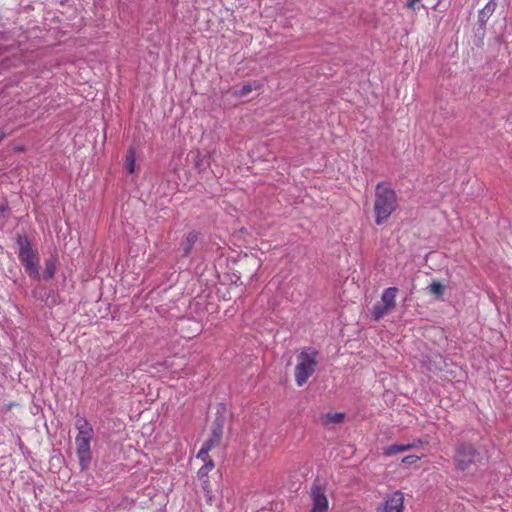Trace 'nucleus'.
Listing matches in <instances>:
<instances>
[{
  "label": "nucleus",
  "instance_id": "aec40b11",
  "mask_svg": "<svg viewBox=\"0 0 512 512\" xmlns=\"http://www.w3.org/2000/svg\"><path fill=\"white\" fill-rule=\"evenodd\" d=\"M424 444H425V442L423 440L417 439L416 441H414L412 443L403 444V451L406 452V451L412 450L413 448H416L418 446H422Z\"/></svg>",
  "mask_w": 512,
  "mask_h": 512
},
{
  "label": "nucleus",
  "instance_id": "9d476101",
  "mask_svg": "<svg viewBox=\"0 0 512 512\" xmlns=\"http://www.w3.org/2000/svg\"><path fill=\"white\" fill-rule=\"evenodd\" d=\"M320 419L324 427H330L331 425L342 424L345 420V414L342 412L327 413L322 415Z\"/></svg>",
  "mask_w": 512,
  "mask_h": 512
},
{
  "label": "nucleus",
  "instance_id": "7ed1b4c3",
  "mask_svg": "<svg viewBox=\"0 0 512 512\" xmlns=\"http://www.w3.org/2000/svg\"><path fill=\"white\" fill-rule=\"evenodd\" d=\"M16 243L19 247V260L25 268L26 273L34 280L40 279L39 258L27 236L18 234Z\"/></svg>",
  "mask_w": 512,
  "mask_h": 512
},
{
  "label": "nucleus",
  "instance_id": "dca6fc26",
  "mask_svg": "<svg viewBox=\"0 0 512 512\" xmlns=\"http://www.w3.org/2000/svg\"><path fill=\"white\" fill-rule=\"evenodd\" d=\"M56 272V259H49L45 262L44 278L51 279Z\"/></svg>",
  "mask_w": 512,
  "mask_h": 512
},
{
  "label": "nucleus",
  "instance_id": "20e7f679",
  "mask_svg": "<svg viewBox=\"0 0 512 512\" xmlns=\"http://www.w3.org/2000/svg\"><path fill=\"white\" fill-rule=\"evenodd\" d=\"M480 461V453L472 444L462 443L457 446L454 456L457 470L463 473H470L478 466Z\"/></svg>",
  "mask_w": 512,
  "mask_h": 512
},
{
  "label": "nucleus",
  "instance_id": "393cba45",
  "mask_svg": "<svg viewBox=\"0 0 512 512\" xmlns=\"http://www.w3.org/2000/svg\"><path fill=\"white\" fill-rule=\"evenodd\" d=\"M5 137H6V133H5L3 130H1V129H0V142H1L2 140H4V139H5Z\"/></svg>",
  "mask_w": 512,
  "mask_h": 512
},
{
  "label": "nucleus",
  "instance_id": "a211bd4d",
  "mask_svg": "<svg viewBox=\"0 0 512 512\" xmlns=\"http://www.w3.org/2000/svg\"><path fill=\"white\" fill-rule=\"evenodd\" d=\"M429 291L432 294H435L436 296L440 297L444 293V286L439 281H434L430 284Z\"/></svg>",
  "mask_w": 512,
  "mask_h": 512
},
{
  "label": "nucleus",
  "instance_id": "39448f33",
  "mask_svg": "<svg viewBox=\"0 0 512 512\" xmlns=\"http://www.w3.org/2000/svg\"><path fill=\"white\" fill-rule=\"evenodd\" d=\"M326 492L325 483L318 479L313 482L309 492L312 502L310 512H327L329 510V500Z\"/></svg>",
  "mask_w": 512,
  "mask_h": 512
},
{
  "label": "nucleus",
  "instance_id": "f8f14e48",
  "mask_svg": "<svg viewBox=\"0 0 512 512\" xmlns=\"http://www.w3.org/2000/svg\"><path fill=\"white\" fill-rule=\"evenodd\" d=\"M263 87V84L259 81H254L253 83H248L244 85L241 89L235 90L233 92V96L237 98L245 97L253 90H259Z\"/></svg>",
  "mask_w": 512,
  "mask_h": 512
},
{
  "label": "nucleus",
  "instance_id": "6ab92c4d",
  "mask_svg": "<svg viewBox=\"0 0 512 512\" xmlns=\"http://www.w3.org/2000/svg\"><path fill=\"white\" fill-rule=\"evenodd\" d=\"M210 449L207 448L205 445H202L201 449L199 450L197 454V458L201 459L203 462L210 459L209 456Z\"/></svg>",
  "mask_w": 512,
  "mask_h": 512
},
{
  "label": "nucleus",
  "instance_id": "2eb2a0df",
  "mask_svg": "<svg viewBox=\"0 0 512 512\" xmlns=\"http://www.w3.org/2000/svg\"><path fill=\"white\" fill-rule=\"evenodd\" d=\"M125 166L129 174H133L135 172L136 160H135V152L133 149H130L126 155Z\"/></svg>",
  "mask_w": 512,
  "mask_h": 512
},
{
  "label": "nucleus",
  "instance_id": "f03ea898",
  "mask_svg": "<svg viewBox=\"0 0 512 512\" xmlns=\"http://www.w3.org/2000/svg\"><path fill=\"white\" fill-rule=\"evenodd\" d=\"M319 364V351L313 347L303 348L297 355L294 377L297 386H304L315 373Z\"/></svg>",
  "mask_w": 512,
  "mask_h": 512
},
{
  "label": "nucleus",
  "instance_id": "6e6552de",
  "mask_svg": "<svg viewBox=\"0 0 512 512\" xmlns=\"http://www.w3.org/2000/svg\"><path fill=\"white\" fill-rule=\"evenodd\" d=\"M404 498L402 491H395L385 498L384 502L376 508V512H403Z\"/></svg>",
  "mask_w": 512,
  "mask_h": 512
},
{
  "label": "nucleus",
  "instance_id": "bb28decb",
  "mask_svg": "<svg viewBox=\"0 0 512 512\" xmlns=\"http://www.w3.org/2000/svg\"><path fill=\"white\" fill-rule=\"evenodd\" d=\"M15 151L22 152V151H24V147L23 146H18V147L15 148Z\"/></svg>",
  "mask_w": 512,
  "mask_h": 512
},
{
  "label": "nucleus",
  "instance_id": "ddd939ff",
  "mask_svg": "<svg viewBox=\"0 0 512 512\" xmlns=\"http://www.w3.org/2000/svg\"><path fill=\"white\" fill-rule=\"evenodd\" d=\"M197 240H198L197 232L192 231V232L188 233V235L185 239V242L183 243V255L184 256H187L191 252V250H192L193 246L195 245V243L197 242Z\"/></svg>",
  "mask_w": 512,
  "mask_h": 512
},
{
  "label": "nucleus",
  "instance_id": "1a4fd4ad",
  "mask_svg": "<svg viewBox=\"0 0 512 512\" xmlns=\"http://www.w3.org/2000/svg\"><path fill=\"white\" fill-rule=\"evenodd\" d=\"M222 436H223V425L219 422H215L213 424V427L211 430V435H210L209 439H207L203 443V445H205L207 448H209L211 450L214 447H217L220 445V443L222 441Z\"/></svg>",
  "mask_w": 512,
  "mask_h": 512
},
{
  "label": "nucleus",
  "instance_id": "5701e85b",
  "mask_svg": "<svg viewBox=\"0 0 512 512\" xmlns=\"http://www.w3.org/2000/svg\"><path fill=\"white\" fill-rule=\"evenodd\" d=\"M9 211V207L7 204L0 205V219L5 217L6 213Z\"/></svg>",
  "mask_w": 512,
  "mask_h": 512
},
{
  "label": "nucleus",
  "instance_id": "9b49d317",
  "mask_svg": "<svg viewBox=\"0 0 512 512\" xmlns=\"http://www.w3.org/2000/svg\"><path fill=\"white\" fill-rule=\"evenodd\" d=\"M75 427L78 430V435H94L93 427L83 416H76Z\"/></svg>",
  "mask_w": 512,
  "mask_h": 512
},
{
  "label": "nucleus",
  "instance_id": "f3484780",
  "mask_svg": "<svg viewBox=\"0 0 512 512\" xmlns=\"http://www.w3.org/2000/svg\"><path fill=\"white\" fill-rule=\"evenodd\" d=\"M403 451V444H392L384 449L385 456H392Z\"/></svg>",
  "mask_w": 512,
  "mask_h": 512
},
{
  "label": "nucleus",
  "instance_id": "423d86ee",
  "mask_svg": "<svg viewBox=\"0 0 512 512\" xmlns=\"http://www.w3.org/2000/svg\"><path fill=\"white\" fill-rule=\"evenodd\" d=\"M397 292L398 288L396 287H389L383 291L381 302L375 304L372 309V316L375 320H380L395 308Z\"/></svg>",
  "mask_w": 512,
  "mask_h": 512
},
{
  "label": "nucleus",
  "instance_id": "4468645a",
  "mask_svg": "<svg viewBox=\"0 0 512 512\" xmlns=\"http://www.w3.org/2000/svg\"><path fill=\"white\" fill-rule=\"evenodd\" d=\"M495 9L496 3L493 0L489 1L479 13L480 21L486 22L487 19L494 13Z\"/></svg>",
  "mask_w": 512,
  "mask_h": 512
},
{
  "label": "nucleus",
  "instance_id": "4be33fe9",
  "mask_svg": "<svg viewBox=\"0 0 512 512\" xmlns=\"http://www.w3.org/2000/svg\"><path fill=\"white\" fill-rule=\"evenodd\" d=\"M209 472H210V470H208L206 467L202 466L198 470V477H199V479H203V478L207 477Z\"/></svg>",
  "mask_w": 512,
  "mask_h": 512
},
{
  "label": "nucleus",
  "instance_id": "0eeeda50",
  "mask_svg": "<svg viewBox=\"0 0 512 512\" xmlns=\"http://www.w3.org/2000/svg\"><path fill=\"white\" fill-rule=\"evenodd\" d=\"M93 435H77L75 439L76 454L82 469H86L91 461V440Z\"/></svg>",
  "mask_w": 512,
  "mask_h": 512
},
{
  "label": "nucleus",
  "instance_id": "b1692460",
  "mask_svg": "<svg viewBox=\"0 0 512 512\" xmlns=\"http://www.w3.org/2000/svg\"><path fill=\"white\" fill-rule=\"evenodd\" d=\"M203 466L211 471L214 468L215 464H214V461L210 458V459L204 461V465Z\"/></svg>",
  "mask_w": 512,
  "mask_h": 512
},
{
  "label": "nucleus",
  "instance_id": "f257e3e1",
  "mask_svg": "<svg viewBox=\"0 0 512 512\" xmlns=\"http://www.w3.org/2000/svg\"><path fill=\"white\" fill-rule=\"evenodd\" d=\"M397 208L395 191L386 183H378L375 189V223L382 225Z\"/></svg>",
  "mask_w": 512,
  "mask_h": 512
},
{
  "label": "nucleus",
  "instance_id": "412c9836",
  "mask_svg": "<svg viewBox=\"0 0 512 512\" xmlns=\"http://www.w3.org/2000/svg\"><path fill=\"white\" fill-rule=\"evenodd\" d=\"M420 460V457L419 456H416V455H408V456H405L403 459H402V463L404 464H414L416 462H418Z\"/></svg>",
  "mask_w": 512,
  "mask_h": 512
},
{
  "label": "nucleus",
  "instance_id": "a878e982",
  "mask_svg": "<svg viewBox=\"0 0 512 512\" xmlns=\"http://www.w3.org/2000/svg\"><path fill=\"white\" fill-rule=\"evenodd\" d=\"M204 489H205V490H206V492H207L208 500H209V501H211V495H210L211 491H210V490H208L206 487H204Z\"/></svg>",
  "mask_w": 512,
  "mask_h": 512
}]
</instances>
